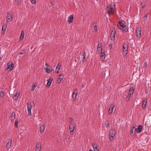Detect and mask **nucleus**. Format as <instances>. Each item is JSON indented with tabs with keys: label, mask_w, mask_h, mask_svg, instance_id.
<instances>
[{
	"label": "nucleus",
	"mask_w": 151,
	"mask_h": 151,
	"mask_svg": "<svg viewBox=\"0 0 151 151\" xmlns=\"http://www.w3.org/2000/svg\"><path fill=\"white\" fill-rule=\"evenodd\" d=\"M107 14H113L115 11V4L113 3L107 7L106 9Z\"/></svg>",
	"instance_id": "obj_1"
},
{
	"label": "nucleus",
	"mask_w": 151,
	"mask_h": 151,
	"mask_svg": "<svg viewBox=\"0 0 151 151\" xmlns=\"http://www.w3.org/2000/svg\"><path fill=\"white\" fill-rule=\"evenodd\" d=\"M117 27L120 30L123 31L126 30L127 28L126 23L122 20L119 22V23L117 24Z\"/></svg>",
	"instance_id": "obj_2"
},
{
	"label": "nucleus",
	"mask_w": 151,
	"mask_h": 151,
	"mask_svg": "<svg viewBox=\"0 0 151 151\" xmlns=\"http://www.w3.org/2000/svg\"><path fill=\"white\" fill-rule=\"evenodd\" d=\"M27 108L28 113V115H27V116H31L32 115L31 110L32 109V106L34 105V104L33 102H28L27 103Z\"/></svg>",
	"instance_id": "obj_3"
},
{
	"label": "nucleus",
	"mask_w": 151,
	"mask_h": 151,
	"mask_svg": "<svg viewBox=\"0 0 151 151\" xmlns=\"http://www.w3.org/2000/svg\"><path fill=\"white\" fill-rule=\"evenodd\" d=\"M123 54L124 55H126L128 52V45L127 43H124L123 45Z\"/></svg>",
	"instance_id": "obj_4"
},
{
	"label": "nucleus",
	"mask_w": 151,
	"mask_h": 151,
	"mask_svg": "<svg viewBox=\"0 0 151 151\" xmlns=\"http://www.w3.org/2000/svg\"><path fill=\"white\" fill-rule=\"evenodd\" d=\"M109 139L110 140L113 139L116 134V132L114 130H110L109 131Z\"/></svg>",
	"instance_id": "obj_5"
},
{
	"label": "nucleus",
	"mask_w": 151,
	"mask_h": 151,
	"mask_svg": "<svg viewBox=\"0 0 151 151\" xmlns=\"http://www.w3.org/2000/svg\"><path fill=\"white\" fill-rule=\"evenodd\" d=\"M6 22H9L12 20V16L9 13H7V16L6 17Z\"/></svg>",
	"instance_id": "obj_6"
},
{
	"label": "nucleus",
	"mask_w": 151,
	"mask_h": 151,
	"mask_svg": "<svg viewBox=\"0 0 151 151\" xmlns=\"http://www.w3.org/2000/svg\"><path fill=\"white\" fill-rule=\"evenodd\" d=\"M78 93V90L77 88L75 89L73 91L72 96V98L74 100L76 99Z\"/></svg>",
	"instance_id": "obj_7"
},
{
	"label": "nucleus",
	"mask_w": 151,
	"mask_h": 151,
	"mask_svg": "<svg viewBox=\"0 0 151 151\" xmlns=\"http://www.w3.org/2000/svg\"><path fill=\"white\" fill-rule=\"evenodd\" d=\"M12 142V140L11 139H9L7 141L6 145V148L7 150L9 149L10 148Z\"/></svg>",
	"instance_id": "obj_8"
},
{
	"label": "nucleus",
	"mask_w": 151,
	"mask_h": 151,
	"mask_svg": "<svg viewBox=\"0 0 151 151\" xmlns=\"http://www.w3.org/2000/svg\"><path fill=\"white\" fill-rule=\"evenodd\" d=\"M63 78L64 75L63 74H60L57 80V83H60Z\"/></svg>",
	"instance_id": "obj_9"
},
{
	"label": "nucleus",
	"mask_w": 151,
	"mask_h": 151,
	"mask_svg": "<svg viewBox=\"0 0 151 151\" xmlns=\"http://www.w3.org/2000/svg\"><path fill=\"white\" fill-rule=\"evenodd\" d=\"M115 31H112L110 35V38L111 40H115Z\"/></svg>",
	"instance_id": "obj_10"
},
{
	"label": "nucleus",
	"mask_w": 151,
	"mask_h": 151,
	"mask_svg": "<svg viewBox=\"0 0 151 151\" xmlns=\"http://www.w3.org/2000/svg\"><path fill=\"white\" fill-rule=\"evenodd\" d=\"M141 31L140 29H138L136 31L137 36L138 38H140L141 36Z\"/></svg>",
	"instance_id": "obj_11"
},
{
	"label": "nucleus",
	"mask_w": 151,
	"mask_h": 151,
	"mask_svg": "<svg viewBox=\"0 0 151 151\" xmlns=\"http://www.w3.org/2000/svg\"><path fill=\"white\" fill-rule=\"evenodd\" d=\"M7 69H9L10 70H13L14 67V64L13 63H11V65L8 64L7 65Z\"/></svg>",
	"instance_id": "obj_12"
},
{
	"label": "nucleus",
	"mask_w": 151,
	"mask_h": 151,
	"mask_svg": "<svg viewBox=\"0 0 151 151\" xmlns=\"http://www.w3.org/2000/svg\"><path fill=\"white\" fill-rule=\"evenodd\" d=\"M44 68L46 72L47 73H50L53 70L52 68L51 67L48 68L47 67H45L44 66Z\"/></svg>",
	"instance_id": "obj_13"
},
{
	"label": "nucleus",
	"mask_w": 151,
	"mask_h": 151,
	"mask_svg": "<svg viewBox=\"0 0 151 151\" xmlns=\"http://www.w3.org/2000/svg\"><path fill=\"white\" fill-rule=\"evenodd\" d=\"M74 14H72L70 15L68 17V22L69 23H71L73 19Z\"/></svg>",
	"instance_id": "obj_14"
},
{
	"label": "nucleus",
	"mask_w": 151,
	"mask_h": 151,
	"mask_svg": "<svg viewBox=\"0 0 151 151\" xmlns=\"http://www.w3.org/2000/svg\"><path fill=\"white\" fill-rule=\"evenodd\" d=\"M20 94V93L19 92L17 91L14 96L13 97V99L14 100H17Z\"/></svg>",
	"instance_id": "obj_15"
},
{
	"label": "nucleus",
	"mask_w": 151,
	"mask_h": 151,
	"mask_svg": "<svg viewBox=\"0 0 151 151\" xmlns=\"http://www.w3.org/2000/svg\"><path fill=\"white\" fill-rule=\"evenodd\" d=\"M40 132L41 133H42L44 131L45 127L44 125L41 124L40 125Z\"/></svg>",
	"instance_id": "obj_16"
},
{
	"label": "nucleus",
	"mask_w": 151,
	"mask_h": 151,
	"mask_svg": "<svg viewBox=\"0 0 151 151\" xmlns=\"http://www.w3.org/2000/svg\"><path fill=\"white\" fill-rule=\"evenodd\" d=\"M114 106V105H111L109 108L108 111V113L109 114H111L112 113Z\"/></svg>",
	"instance_id": "obj_17"
},
{
	"label": "nucleus",
	"mask_w": 151,
	"mask_h": 151,
	"mask_svg": "<svg viewBox=\"0 0 151 151\" xmlns=\"http://www.w3.org/2000/svg\"><path fill=\"white\" fill-rule=\"evenodd\" d=\"M135 127L133 126L131 128L130 133L132 135H134L135 134L136 129H135Z\"/></svg>",
	"instance_id": "obj_18"
},
{
	"label": "nucleus",
	"mask_w": 151,
	"mask_h": 151,
	"mask_svg": "<svg viewBox=\"0 0 151 151\" xmlns=\"http://www.w3.org/2000/svg\"><path fill=\"white\" fill-rule=\"evenodd\" d=\"M41 149V145L40 144H37L35 151H40Z\"/></svg>",
	"instance_id": "obj_19"
},
{
	"label": "nucleus",
	"mask_w": 151,
	"mask_h": 151,
	"mask_svg": "<svg viewBox=\"0 0 151 151\" xmlns=\"http://www.w3.org/2000/svg\"><path fill=\"white\" fill-rule=\"evenodd\" d=\"M7 28V25L5 24H3L2 26V33H4L5 32L6 29Z\"/></svg>",
	"instance_id": "obj_20"
},
{
	"label": "nucleus",
	"mask_w": 151,
	"mask_h": 151,
	"mask_svg": "<svg viewBox=\"0 0 151 151\" xmlns=\"http://www.w3.org/2000/svg\"><path fill=\"white\" fill-rule=\"evenodd\" d=\"M142 127L141 125H139L137 129H136V131L137 133L141 132L142 131Z\"/></svg>",
	"instance_id": "obj_21"
},
{
	"label": "nucleus",
	"mask_w": 151,
	"mask_h": 151,
	"mask_svg": "<svg viewBox=\"0 0 151 151\" xmlns=\"http://www.w3.org/2000/svg\"><path fill=\"white\" fill-rule=\"evenodd\" d=\"M102 45L101 44H99L97 49V52H101L102 50Z\"/></svg>",
	"instance_id": "obj_22"
},
{
	"label": "nucleus",
	"mask_w": 151,
	"mask_h": 151,
	"mask_svg": "<svg viewBox=\"0 0 151 151\" xmlns=\"http://www.w3.org/2000/svg\"><path fill=\"white\" fill-rule=\"evenodd\" d=\"M92 146L93 149L94 151H99L98 148V146L95 143L92 144Z\"/></svg>",
	"instance_id": "obj_23"
},
{
	"label": "nucleus",
	"mask_w": 151,
	"mask_h": 151,
	"mask_svg": "<svg viewBox=\"0 0 151 151\" xmlns=\"http://www.w3.org/2000/svg\"><path fill=\"white\" fill-rule=\"evenodd\" d=\"M24 33L23 30H22L21 33L20 35V40H22L24 38Z\"/></svg>",
	"instance_id": "obj_24"
},
{
	"label": "nucleus",
	"mask_w": 151,
	"mask_h": 151,
	"mask_svg": "<svg viewBox=\"0 0 151 151\" xmlns=\"http://www.w3.org/2000/svg\"><path fill=\"white\" fill-rule=\"evenodd\" d=\"M52 81V79L51 78H49L47 80V86L48 87H50V86L51 83Z\"/></svg>",
	"instance_id": "obj_25"
},
{
	"label": "nucleus",
	"mask_w": 151,
	"mask_h": 151,
	"mask_svg": "<svg viewBox=\"0 0 151 151\" xmlns=\"http://www.w3.org/2000/svg\"><path fill=\"white\" fill-rule=\"evenodd\" d=\"M15 118V113L14 112H13L11 114V120L13 121Z\"/></svg>",
	"instance_id": "obj_26"
},
{
	"label": "nucleus",
	"mask_w": 151,
	"mask_h": 151,
	"mask_svg": "<svg viewBox=\"0 0 151 151\" xmlns=\"http://www.w3.org/2000/svg\"><path fill=\"white\" fill-rule=\"evenodd\" d=\"M105 58V55L104 53V52H102L101 53V57H100V59L102 60H103Z\"/></svg>",
	"instance_id": "obj_27"
},
{
	"label": "nucleus",
	"mask_w": 151,
	"mask_h": 151,
	"mask_svg": "<svg viewBox=\"0 0 151 151\" xmlns=\"http://www.w3.org/2000/svg\"><path fill=\"white\" fill-rule=\"evenodd\" d=\"M134 89L133 87L130 88L129 91V94L131 95H132L134 91Z\"/></svg>",
	"instance_id": "obj_28"
},
{
	"label": "nucleus",
	"mask_w": 151,
	"mask_h": 151,
	"mask_svg": "<svg viewBox=\"0 0 151 151\" xmlns=\"http://www.w3.org/2000/svg\"><path fill=\"white\" fill-rule=\"evenodd\" d=\"M147 103V100L146 99V100H144L143 101V103H142V107L143 108H145L146 105Z\"/></svg>",
	"instance_id": "obj_29"
},
{
	"label": "nucleus",
	"mask_w": 151,
	"mask_h": 151,
	"mask_svg": "<svg viewBox=\"0 0 151 151\" xmlns=\"http://www.w3.org/2000/svg\"><path fill=\"white\" fill-rule=\"evenodd\" d=\"M75 129V127L74 125H71L69 127V129H70V133H71V132H73L74 131Z\"/></svg>",
	"instance_id": "obj_30"
},
{
	"label": "nucleus",
	"mask_w": 151,
	"mask_h": 151,
	"mask_svg": "<svg viewBox=\"0 0 151 151\" xmlns=\"http://www.w3.org/2000/svg\"><path fill=\"white\" fill-rule=\"evenodd\" d=\"M60 65H59V64L57 66L56 68L55 72L57 73H58L60 70Z\"/></svg>",
	"instance_id": "obj_31"
},
{
	"label": "nucleus",
	"mask_w": 151,
	"mask_h": 151,
	"mask_svg": "<svg viewBox=\"0 0 151 151\" xmlns=\"http://www.w3.org/2000/svg\"><path fill=\"white\" fill-rule=\"evenodd\" d=\"M4 91H3L1 90L0 92V97H1L3 98L4 96Z\"/></svg>",
	"instance_id": "obj_32"
},
{
	"label": "nucleus",
	"mask_w": 151,
	"mask_h": 151,
	"mask_svg": "<svg viewBox=\"0 0 151 151\" xmlns=\"http://www.w3.org/2000/svg\"><path fill=\"white\" fill-rule=\"evenodd\" d=\"M37 86V84H35V83L33 84L32 87V91H33L35 90V88Z\"/></svg>",
	"instance_id": "obj_33"
},
{
	"label": "nucleus",
	"mask_w": 151,
	"mask_h": 151,
	"mask_svg": "<svg viewBox=\"0 0 151 151\" xmlns=\"http://www.w3.org/2000/svg\"><path fill=\"white\" fill-rule=\"evenodd\" d=\"M131 95L129 94L125 98V100L127 101H128L130 100Z\"/></svg>",
	"instance_id": "obj_34"
},
{
	"label": "nucleus",
	"mask_w": 151,
	"mask_h": 151,
	"mask_svg": "<svg viewBox=\"0 0 151 151\" xmlns=\"http://www.w3.org/2000/svg\"><path fill=\"white\" fill-rule=\"evenodd\" d=\"M18 121L17 120H16L14 123V126L16 127H18Z\"/></svg>",
	"instance_id": "obj_35"
},
{
	"label": "nucleus",
	"mask_w": 151,
	"mask_h": 151,
	"mask_svg": "<svg viewBox=\"0 0 151 151\" xmlns=\"http://www.w3.org/2000/svg\"><path fill=\"white\" fill-rule=\"evenodd\" d=\"M32 4H36V0H30Z\"/></svg>",
	"instance_id": "obj_36"
},
{
	"label": "nucleus",
	"mask_w": 151,
	"mask_h": 151,
	"mask_svg": "<svg viewBox=\"0 0 151 151\" xmlns=\"http://www.w3.org/2000/svg\"><path fill=\"white\" fill-rule=\"evenodd\" d=\"M105 124L106 125V127H109V124L108 122H105Z\"/></svg>",
	"instance_id": "obj_37"
},
{
	"label": "nucleus",
	"mask_w": 151,
	"mask_h": 151,
	"mask_svg": "<svg viewBox=\"0 0 151 151\" xmlns=\"http://www.w3.org/2000/svg\"><path fill=\"white\" fill-rule=\"evenodd\" d=\"M94 30L95 32H96L97 31V26L96 25H95L94 26Z\"/></svg>",
	"instance_id": "obj_38"
},
{
	"label": "nucleus",
	"mask_w": 151,
	"mask_h": 151,
	"mask_svg": "<svg viewBox=\"0 0 151 151\" xmlns=\"http://www.w3.org/2000/svg\"><path fill=\"white\" fill-rule=\"evenodd\" d=\"M112 44H111V43L108 46V47L109 48V49H111L112 48Z\"/></svg>",
	"instance_id": "obj_39"
},
{
	"label": "nucleus",
	"mask_w": 151,
	"mask_h": 151,
	"mask_svg": "<svg viewBox=\"0 0 151 151\" xmlns=\"http://www.w3.org/2000/svg\"><path fill=\"white\" fill-rule=\"evenodd\" d=\"M147 62H145L144 64V66L145 67H147Z\"/></svg>",
	"instance_id": "obj_40"
},
{
	"label": "nucleus",
	"mask_w": 151,
	"mask_h": 151,
	"mask_svg": "<svg viewBox=\"0 0 151 151\" xmlns=\"http://www.w3.org/2000/svg\"><path fill=\"white\" fill-rule=\"evenodd\" d=\"M148 16V14H146L144 16V19H147V17Z\"/></svg>",
	"instance_id": "obj_41"
},
{
	"label": "nucleus",
	"mask_w": 151,
	"mask_h": 151,
	"mask_svg": "<svg viewBox=\"0 0 151 151\" xmlns=\"http://www.w3.org/2000/svg\"><path fill=\"white\" fill-rule=\"evenodd\" d=\"M44 66H45V67H46V66H47L46 67H47L48 68H49L50 67V65H48L47 63H46Z\"/></svg>",
	"instance_id": "obj_42"
},
{
	"label": "nucleus",
	"mask_w": 151,
	"mask_h": 151,
	"mask_svg": "<svg viewBox=\"0 0 151 151\" xmlns=\"http://www.w3.org/2000/svg\"><path fill=\"white\" fill-rule=\"evenodd\" d=\"M86 56H83V58L82 59V61L84 62L85 61Z\"/></svg>",
	"instance_id": "obj_43"
},
{
	"label": "nucleus",
	"mask_w": 151,
	"mask_h": 151,
	"mask_svg": "<svg viewBox=\"0 0 151 151\" xmlns=\"http://www.w3.org/2000/svg\"><path fill=\"white\" fill-rule=\"evenodd\" d=\"M141 4L142 5V7L143 8H144L145 7V4H142V3Z\"/></svg>",
	"instance_id": "obj_44"
},
{
	"label": "nucleus",
	"mask_w": 151,
	"mask_h": 151,
	"mask_svg": "<svg viewBox=\"0 0 151 151\" xmlns=\"http://www.w3.org/2000/svg\"><path fill=\"white\" fill-rule=\"evenodd\" d=\"M17 3H21V0H16Z\"/></svg>",
	"instance_id": "obj_45"
},
{
	"label": "nucleus",
	"mask_w": 151,
	"mask_h": 151,
	"mask_svg": "<svg viewBox=\"0 0 151 151\" xmlns=\"http://www.w3.org/2000/svg\"><path fill=\"white\" fill-rule=\"evenodd\" d=\"M86 53H85V52L84 51L83 54V56H86Z\"/></svg>",
	"instance_id": "obj_46"
},
{
	"label": "nucleus",
	"mask_w": 151,
	"mask_h": 151,
	"mask_svg": "<svg viewBox=\"0 0 151 151\" xmlns=\"http://www.w3.org/2000/svg\"><path fill=\"white\" fill-rule=\"evenodd\" d=\"M24 51L19 52V54L20 55H22V54H24Z\"/></svg>",
	"instance_id": "obj_47"
},
{
	"label": "nucleus",
	"mask_w": 151,
	"mask_h": 151,
	"mask_svg": "<svg viewBox=\"0 0 151 151\" xmlns=\"http://www.w3.org/2000/svg\"><path fill=\"white\" fill-rule=\"evenodd\" d=\"M73 120V118L71 117L70 118V121H71Z\"/></svg>",
	"instance_id": "obj_48"
},
{
	"label": "nucleus",
	"mask_w": 151,
	"mask_h": 151,
	"mask_svg": "<svg viewBox=\"0 0 151 151\" xmlns=\"http://www.w3.org/2000/svg\"><path fill=\"white\" fill-rule=\"evenodd\" d=\"M23 132H21L20 133V134H21L22 135V134H23Z\"/></svg>",
	"instance_id": "obj_49"
},
{
	"label": "nucleus",
	"mask_w": 151,
	"mask_h": 151,
	"mask_svg": "<svg viewBox=\"0 0 151 151\" xmlns=\"http://www.w3.org/2000/svg\"><path fill=\"white\" fill-rule=\"evenodd\" d=\"M89 151H93L92 150L90 149L89 150Z\"/></svg>",
	"instance_id": "obj_50"
},
{
	"label": "nucleus",
	"mask_w": 151,
	"mask_h": 151,
	"mask_svg": "<svg viewBox=\"0 0 151 151\" xmlns=\"http://www.w3.org/2000/svg\"><path fill=\"white\" fill-rule=\"evenodd\" d=\"M51 5H54V4H53L52 3H51Z\"/></svg>",
	"instance_id": "obj_51"
}]
</instances>
